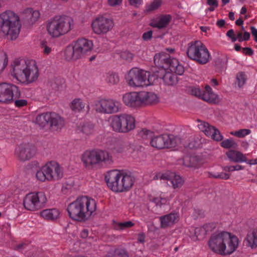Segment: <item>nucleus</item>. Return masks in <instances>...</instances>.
Here are the masks:
<instances>
[{"label": "nucleus", "mask_w": 257, "mask_h": 257, "mask_svg": "<svg viewBox=\"0 0 257 257\" xmlns=\"http://www.w3.org/2000/svg\"><path fill=\"white\" fill-rule=\"evenodd\" d=\"M10 73L19 83L25 85L36 82L40 75L37 63L33 59H16L11 63Z\"/></svg>", "instance_id": "1"}, {"label": "nucleus", "mask_w": 257, "mask_h": 257, "mask_svg": "<svg viewBox=\"0 0 257 257\" xmlns=\"http://www.w3.org/2000/svg\"><path fill=\"white\" fill-rule=\"evenodd\" d=\"M96 202L92 198L82 195L69 204L67 211L73 220L84 222L93 216L96 210Z\"/></svg>", "instance_id": "2"}, {"label": "nucleus", "mask_w": 257, "mask_h": 257, "mask_svg": "<svg viewBox=\"0 0 257 257\" xmlns=\"http://www.w3.org/2000/svg\"><path fill=\"white\" fill-rule=\"evenodd\" d=\"M238 238L234 234L225 231L213 233L208 242L210 248L221 255H230L238 247Z\"/></svg>", "instance_id": "3"}, {"label": "nucleus", "mask_w": 257, "mask_h": 257, "mask_svg": "<svg viewBox=\"0 0 257 257\" xmlns=\"http://www.w3.org/2000/svg\"><path fill=\"white\" fill-rule=\"evenodd\" d=\"M105 180L108 187L115 192L128 191L134 185L135 178L130 173L117 170L107 172Z\"/></svg>", "instance_id": "4"}, {"label": "nucleus", "mask_w": 257, "mask_h": 257, "mask_svg": "<svg viewBox=\"0 0 257 257\" xmlns=\"http://www.w3.org/2000/svg\"><path fill=\"white\" fill-rule=\"evenodd\" d=\"M122 101L128 107L137 108L156 104L159 101V98L156 94L152 92L133 91L123 94Z\"/></svg>", "instance_id": "5"}, {"label": "nucleus", "mask_w": 257, "mask_h": 257, "mask_svg": "<svg viewBox=\"0 0 257 257\" xmlns=\"http://www.w3.org/2000/svg\"><path fill=\"white\" fill-rule=\"evenodd\" d=\"M127 85L133 88H142L153 85L157 76L150 71L138 68L131 69L125 76Z\"/></svg>", "instance_id": "6"}, {"label": "nucleus", "mask_w": 257, "mask_h": 257, "mask_svg": "<svg viewBox=\"0 0 257 257\" xmlns=\"http://www.w3.org/2000/svg\"><path fill=\"white\" fill-rule=\"evenodd\" d=\"M73 19L68 16H55L46 22L48 34L53 38H58L70 32L73 28Z\"/></svg>", "instance_id": "7"}, {"label": "nucleus", "mask_w": 257, "mask_h": 257, "mask_svg": "<svg viewBox=\"0 0 257 257\" xmlns=\"http://www.w3.org/2000/svg\"><path fill=\"white\" fill-rule=\"evenodd\" d=\"M1 29L3 34L11 40H16L20 33L21 25L17 15L7 11L0 15Z\"/></svg>", "instance_id": "8"}, {"label": "nucleus", "mask_w": 257, "mask_h": 257, "mask_svg": "<svg viewBox=\"0 0 257 257\" xmlns=\"http://www.w3.org/2000/svg\"><path fill=\"white\" fill-rule=\"evenodd\" d=\"M81 160L84 167L88 169H92L101 163L110 164L113 162L110 154L101 150H87L82 154Z\"/></svg>", "instance_id": "9"}, {"label": "nucleus", "mask_w": 257, "mask_h": 257, "mask_svg": "<svg viewBox=\"0 0 257 257\" xmlns=\"http://www.w3.org/2000/svg\"><path fill=\"white\" fill-rule=\"evenodd\" d=\"M93 47V43L91 40L79 39L66 47L64 52L65 59L70 61L81 58L90 52Z\"/></svg>", "instance_id": "10"}, {"label": "nucleus", "mask_w": 257, "mask_h": 257, "mask_svg": "<svg viewBox=\"0 0 257 257\" xmlns=\"http://www.w3.org/2000/svg\"><path fill=\"white\" fill-rule=\"evenodd\" d=\"M63 175L62 167L55 161H50L37 171L36 177L41 182L58 180Z\"/></svg>", "instance_id": "11"}, {"label": "nucleus", "mask_w": 257, "mask_h": 257, "mask_svg": "<svg viewBox=\"0 0 257 257\" xmlns=\"http://www.w3.org/2000/svg\"><path fill=\"white\" fill-rule=\"evenodd\" d=\"M135 118L126 113L113 115L110 117V126L117 133H127L135 128Z\"/></svg>", "instance_id": "12"}, {"label": "nucleus", "mask_w": 257, "mask_h": 257, "mask_svg": "<svg viewBox=\"0 0 257 257\" xmlns=\"http://www.w3.org/2000/svg\"><path fill=\"white\" fill-rule=\"evenodd\" d=\"M187 54L191 59L200 64L207 63L210 58L209 51L200 41H193L188 44Z\"/></svg>", "instance_id": "13"}, {"label": "nucleus", "mask_w": 257, "mask_h": 257, "mask_svg": "<svg viewBox=\"0 0 257 257\" xmlns=\"http://www.w3.org/2000/svg\"><path fill=\"white\" fill-rule=\"evenodd\" d=\"M47 202V198L43 191H34L27 193L23 198V204L25 209L36 211L44 208Z\"/></svg>", "instance_id": "14"}, {"label": "nucleus", "mask_w": 257, "mask_h": 257, "mask_svg": "<svg viewBox=\"0 0 257 257\" xmlns=\"http://www.w3.org/2000/svg\"><path fill=\"white\" fill-rule=\"evenodd\" d=\"M92 106L97 113L103 114L116 113L121 109L120 103L111 98H101L95 100Z\"/></svg>", "instance_id": "15"}, {"label": "nucleus", "mask_w": 257, "mask_h": 257, "mask_svg": "<svg viewBox=\"0 0 257 257\" xmlns=\"http://www.w3.org/2000/svg\"><path fill=\"white\" fill-rule=\"evenodd\" d=\"M21 92L16 85L7 82H0V103L9 104L19 97Z\"/></svg>", "instance_id": "16"}, {"label": "nucleus", "mask_w": 257, "mask_h": 257, "mask_svg": "<svg viewBox=\"0 0 257 257\" xmlns=\"http://www.w3.org/2000/svg\"><path fill=\"white\" fill-rule=\"evenodd\" d=\"M114 26L112 19L103 16H98L91 23L93 32L98 35H103L111 30Z\"/></svg>", "instance_id": "17"}, {"label": "nucleus", "mask_w": 257, "mask_h": 257, "mask_svg": "<svg viewBox=\"0 0 257 257\" xmlns=\"http://www.w3.org/2000/svg\"><path fill=\"white\" fill-rule=\"evenodd\" d=\"M34 146L29 143H22L18 145L15 150L14 155L20 161L25 162L32 158L36 154Z\"/></svg>", "instance_id": "18"}, {"label": "nucleus", "mask_w": 257, "mask_h": 257, "mask_svg": "<svg viewBox=\"0 0 257 257\" xmlns=\"http://www.w3.org/2000/svg\"><path fill=\"white\" fill-rule=\"evenodd\" d=\"M154 179L170 181L174 189L181 188L184 183V180L182 177L175 173L170 172L158 173L154 177Z\"/></svg>", "instance_id": "19"}, {"label": "nucleus", "mask_w": 257, "mask_h": 257, "mask_svg": "<svg viewBox=\"0 0 257 257\" xmlns=\"http://www.w3.org/2000/svg\"><path fill=\"white\" fill-rule=\"evenodd\" d=\"M198 126L199 129L203 132L205 135L211 137L214 141H221L223 138L218 130L210 125L207 122L201 121Z\"/></svg>", "instance_id": "20"}, {"label": "nucleus", "mask_w": 257, "mask_h": 257, "mask_svg": "<svg viewBox=\"0 0 257 257\" xmlns=\"http://www.w3.org/2000/svg\"><path fill=\"white\" fill-rule=\"evenodd\" d=\"M170 15H161L150 20L149 25L153 28L162 29L167 27L171 20Z\"/></svg>", "instance_id": "21"}, {"label": "nucleus", "mask_w": 257, "mask_h": 257, "mask_svg": "<svg viewBox=\"0 0 257 257\" xmlns=\"http://www.w3.org/2000/svg\"><path fill=\"white\" fill-rule=\"evenodd\" d=\"M179 219V215L177 213H170L159 217L160 227L166 228L177 223Z\"/></svg>", "instance_id": "22"}, {"label": "nucleus", "mask_w": 257, "mask_h": 257, "mask_svg": "<svg viewBox=\"0 0 257 257\" xmlns=\"http://www.w3.org/2000/svg\"><path fill=\"white\" fill-rule=\"evenodd\" d=\"M201 99L214 104L218 103L220 101L219 96L213 92L211 88L208 85H206L205 90H203Z\"/></svg>", "instance_id": "23"}, {"label": "nucleus", "mask_w": 257, "mask_h": 257, "mask_svg": "<svg viewBox=\"0 0 257 257\" xmlns=\"http://www.w3.org/2000/svg\"><path fill=\"white\" fill-rule=\"evenodd\" d=\"M169 139V136L167 134L154 137L151 140V144L154 148L159 149L168 148Z\"/></svg>", "instance_id": "24"}, {"label": "nucleus", "mask_w": 257, "mask_h": 257, "mask_svg": "<svg viewBox=\"0 0 257 257\" xmlns=\"http://www.w3.org/2000/svg\"><path fill=\"white\" fill-rule=\"evenodd\" d=\"M244 243L252 249L257 247V228H251L248 231Z\"/></svg>", "instance_id": "25"}, {"label": "nucleus", "mask_w": 257, "mask_h": 257, "mask_svg": "<svg viewBox=\"0 0 257 257\" xmlns=\"http://www.w3.org/2000/svg\"><path fill=\"white\" fill-rule=\"evenodd\" d=\"M104 257H128L127 252L123 249L106 246Z\"/></svg>", "instance_id": "26"}, {"label": "nucleus", "mask_w": 257, "mask_h": 257, "mask_svg": "<svg viewBox=\"0 0 257 257\" xmlns=\"http://www.w3.org/2000/svg\"><path fill=\"white\" fill-rule=\"evenodd\" d=\"M170 57L164 53L156 54L154 58L155 65L158 67L163 68L162 71H165V69L168 68L169 61Z\"/></svg>", "instance_id": "27"}, {"label": "nucleus", "mask_w": 257, "mask_h": 257, "mask_svg": "<svg viewBox=\"0 0 257 257\" xmlns=\"http://www.w3.org/2000/svg\"><path fill=\"white\" fill-rule=\"evenodd\" d=\"M60 211L57 208L46 209L40 212V216L47 220H55L59 218Z\"/></svg>", "instance_id": "28"}, {"label": "nucleus", "mask_w": 257, "mask_h": 257, "mask_svg": "<svg viewBox=\"0 0 257 257\" xmlns=\"http://www.w3.org/2000/svg\"><path fill=\"white\" fill-rule=\"evenodd\" d=\"M169 70L177 75H181L184 72L183 66L180 64L178 60L176 58H170L168 68Z\"/></svg>", "instance_id": "29"}, {"label": "nucleus", "mask_w": 257, "mask_h": 257, "mask_svg": "<svg viewBox=\"0 0 257 257\" xmlns=\"http://www.w3.org/2000/svg\"><path fill=\"white\" fill-rule=\"evenodd\" d=\"M226 156L231 161L235 163L246 162L245 156L237 151L229 150L226 153Z\"/></svg>", "instance_id": "30"}, {"label": "nucleus", "mask_w": 257, "mask_h": 257, "mask_svg": "<svg viewBox=\"0 0 257 257\" xmlns=\"http://www.w3.org/2000/svg\"><path fill=\"white\" fill-rule=\"evenodd\" d=\"M51 126H54L56 130L61 128L64 125V120L57 113L51 112V118L49 122Z\"/></svg>", "instance_id": "31"}, {"label": "nucleus", "mask_w": 257, "mask_h": 257, "mask_svg": "<svg viewBox=\"0 0 257 257\" xmlns=\"http://www.w3.org/2000/svg\"><path fill=\"white\" fill-rule=\"evenodd\" d=\"M51 118V112H45L38 115L35 120V122L41 127L45 126L49 123Z\"/></svg>", "instance_id": "32"}, {"label": "nucleus", "mask_w": 257, "mask_h": 257, "mask_svg": "<svg viewBox=\"0 0 257 257\" xmlns=\"http://www.w3.org/2000/svg\"><path fill=\"white\" fill-rule=\"evenodd\" d=\"M169 136V141H168V148L175 147L182 144L184 146H187V144L180 136H174L173 135Z\"/></svg>", "instance_id": "33"}, {"label": "nucleus", "mask_w": 257, "mask_h": 257, "mask_svg": "<svg viewBox=\"0 0 257 257\" xmlns=\"http://www.w3.org/2000/svg\"><path fill=\"white\" fill-rule=\"evenodd\" d=\"M162 4V0H153L145 6L144 12L146 14L152 13L159 9Z\"/></svg>", "instance_id": "34"}, {"label": "nucleus", "mask_w": 257, "mask_h": 257, "mask_svg": "<svg viewBox=\"0 0 257 257\" xmlns=\"http://www.w3.org/2000/svg\"><path fill=\"white\" fill-rule=\"evenodd\" d=\"M174 72L170 71H166L162 79L165 83L168 85H173L175 84L177 82V77L175 75Z\"/></svg>", "instance_id": "35"}, {"label": "nucleus", "mask_w": 257, "mask_h": 257, "mask_svg": "<svg viewBox=\"0 0 257 257\" xmlns=\"http://www.w3.org/2000/svg\"><path fill=\"white\" fill-rule=\"evenodd\" d=\"M135 224L132 221L119 222L113 221L112 222V227L117 230H122L133 227Z\"/></svg>", "instance_id": "36"}, {"label": "nucleus", "mask_w": 257, "mask_h": 257, "mask_svg": "<svg viewBox=\"0 0 257 257\" xmlns=\"http://www.w3.org/2000/svg\"><path fill=\"white\" fill-rule=\"evenodd\" d=\"M85 106V103L80 98H75L70 103L71 109L75 112H80Z\"/></svg>", "instance_id": "37"}, {"label": "nucleus", "mask_w": 257, "mask_h": 257, "mask_svg": "<svg viewBox=\"0 0 257 257\" xmlns=\"http://www.w3.org/2000/svg\"><path fill=\"white\" fill-rule=\"evenodd\" d=\"M79 132L82 134L84 138L93 135L94 133V126L92 124L87 123L83 125L79 129Z\"/></svg>", "instance_id": "38"}, {"label": "nucleus", "mask_w": 257, "mask_h": 257, "mask_svg": "<svg viewBox=\"0 0 257 257\" xmlns=\"http://www.w3.org/2000/svg\"><path fill=\"white\" fill-rule=\"evenodd\" d=\"M183 165L186 167L193 168H197L199 166V163L195 157H185L184 159Z\"/></svg>", "instance_id": "39"}, {"label": "nucleus", "mask_w": 257, "mask_h": 257, "mask_svg": "<svg viewBox=\"0 0 257 257\" xmlns=\"http://www.w3.org/2000/svg\"><path fill=\"white\" fill-rule=\"evenodd\" d=\"M8 64V57L6 53L0 51V74L4 71Z\"/></svg>", "instance_id": "40"}, {"label": "nucleus", "mask_w": 257, "mask_h": 257, "mask_svg": "<svg viewBox=\"0 0 257 257\" xmlns=\"http://www.w3.org/2000/svg\"><path fill=\"white\" fill-rule=\"evenodd\" d=\"M105 81L109 85H115L119 81V76L114 73H108L105 76Z\"/></svg>", "instance_id": "41"}, {"label": "nucleus", "mask_w": 257, "mask_h": 257, "mask_svg": "<svg viewBox=\"0 0 257 257\" xmlns=\"http://www.w3.org/2000/svg\"><path fill=\"white\" fill-rule=\"evenodd\" d=\"M246 79L247 77L246 74L243 72H239L237 73L236 76L235 84L237 85L238 87L241 88L246 83Z\"/></svg>", "instance_id": "42"}, {"label": "nucleus", "mask_w": 257, "mask_h": 257, "mask_svg": "<svg viewBox=\"0 0 257 257\" xmlns=\"http://www.w3.org/2000/svg\"><path fill=\"white\" fill-rule=\"evenodd\" d=\"M151 201L155 203L157 206L161 207L163 205L166 204L168 200L164 196L160 195L158 197H154L151 199Z\"/></svg>", "instance_id": "43"}, {"label": "nucleus", "mask_w": 257, "mask_h": 257, "mask_svg": "<svg viewBox=\"0 0 257 257\" xmlns=\"http://www.w3.org/2000/svg\"><path fill=\"white\" fill-rule=\"evenodd\" d=\"M40 48L42 53L45 55H49L52 51L50 45L45 41H42L40 42Z\"/></svg>", "instance_id": "44"}, {"label": "nucleus", "mask_w": 257, "mask_h": 257, "mask_svg": "<svg viewBox=\"0 0 257 257\" xmlns=\"http://www.w3.org/2000/svg\"><path fill=\"white\" fill-rule=\"evenodd\" d=\"M251 133V131L249 129L244 128L240 129L237 131L231 132V134L236 137L242 138L244 137L249 135Z\"/></svg>", "instance_id": "45"}, {"label": "nucleus", "mask_w": 257, "mask_h": 257, "mask_svg": "<svg viewBox=\"0 0 257 257\" xmlns=\"http://www.w3.org/2000/svg\"><path fill=\"white\" fill-rule=\"evenodd\" d=\"M209 176L210 177H212L216 179H221L224 180H227L229 178L230 175L229 174L224 173H213V172H209Z\"/></svg>", "instance_id": "46"}, {"label": "nucleus", "mask_w": 257, "mask_h": 257, "mask_svg": "<svg viewBox=\"0 0 257 257\" xmlns=\"http://www.w3.org/2000/svg\"><path fill=\"white\" fill-rule=\"evenodd\" d=\"M209 176L210 177H212L216 179H221L224 180H227L229 178L230 175L229 174L224 173H213V172H209Z\"/></svg>", "instance_id": "47"}, {"label": "nucleus", "mask_w": 257, "mask_h": 257, "mask_svg": "<svg viewBox=\"0 0 257 257\" xmlns=\"http://www.w3.org/2000/svg\"><path fill=\"white\" fill-rule=\"evenodd\" d=\"M26 14L31 15L30 19L32 22L37 21L40 17V14L38 11H33L32 9H28L25 11Z\"/></svg>", "instance_id": "48"}, {"label": "nucleus", "mask_w": 257, "mask_h": 257, "mask_svg": "<svg viewBox=\"0 0 257 257\" xmlns=\"http://www.w3.org/2000/svg\"><path fill=\"white\" fill-rule=\"evenodd\" d=\"M215 227V225L213 223H206L202 226L198 227L197 229V231L202 229L203 232L206 234L207 232L211 231Z\"/></svg>", "instance_id": "49"}, {"label": "nucleus", "mask_w": 257, "mask_h": 257, "mask_svg": "<svg viewBox=\"0 0 257 257\" xmlns=\"http://www.w3.org/2000/svg\"><path fill=\"white\" fill-rule=\"evenodd\" d=\"M235 145V143L231 139H226L223 141L221 143V146L226 149L234 148Z\"/></svg>", "instance_id": "50"}, {"label": "nucleus", "mask_w": 257, "mask_h": 257, "mask_svg": "<svg viewBox=\"0 0 257 257\" xmlns=\"http://www.w3.org/2000/svg\"><path fill=\"white\" fill-rule=\"evenodd\" d=\"M134 56V54L128 51H124L120 54V57L128 62H131L133 59Z\"/></svg>", "instance_id": "51"}, {"label": "nucleus", "mask_w": 257, "mask_h": 257, "mask_svg": "<svg viewBox=\"0 0 257 257\" xmlns=\"http://www.w3.org/2000/svg\"><path fill=\"white\" fill-rule=\"evenodd\" d=\"M127 146L123 144H117L114 148V151L117 153H122L125 152Z\"/></svg>", "instance_id": "52"}, {"label": "nucleus", "mask_w": 257, "mask_h": 257, "mask_svg": "<svg viewBox=\"0 0 257 257\" xmlns=\"http://www.w3.org/2000/svg\"><path fill=\"white\" fill-rule=\"evenodd\" d=\"M202 91L203 90H201L199 87H193L191 89L192 94L200 98H201Z\"/></svg>", "instance_id": "53"}, {"label": "nucleus", "mask_w": 257, "mask_h": 257, "mask_svg": "<svg viewBox=\"0 0 257 257\" xmlns=\"http://www.w3.org/2000/svg\"><path fill=\"white\" fill-rule=\"evenodd\" d=\"M28 248L29 245L28 244L26 243H20L17 244L15 246L16 249L21 251H22L23 250L25 249H28Z\"/></svg>", "instance_id": "54"}, {"label": "nucleus", "mask_w": 257, "mask_h": 257, "mask_svg": "<svg viewBox=\"0 0 257 257\" xmlns=\"http://www.w3.org/2000/svg\"><path fill=\"white\" fill-rule=\"evenodd\" d=\"M153 36V31H149L143 34L142 38L144 41H148L152 39Z\"/></svg>", "instance_id": "55"}, {"label": "nucleus", "mask_w": 257, "mask_h": 257, "mask_svg": "<svg viewBox=\"0 0 257 257\" xmlns=\"http://www.w3.org/2000/svg\"><path fill=\"white\" fill-rule=\"evenodd\" d=\"M130 5L135 7H139L143 3V0H128Z\"/></svg>", "instance_id": "56"}, {"label": "nucleus", "mask_w": 257, "mask_h": 257, "mask_svg": "<svg viewBox=\"0 0 257 257\" xmlns=\"http://www.w3.org/2000/svg\"><path fill=\"white\" fill-rule=\"evenodd\" d=\"M27 104V100L25 99H19V100H16L15 101V104L16 106L17 107H22L26 105Z\"/></svg>", "instance_id": "57"}, {"label": "nucleus", "mask_w": 257, "mask_h": 257, "mask_svg": "<svg viewBox=\"0 0 257 257\" xmlns=\"http://www.w3.org/2000/svg\"><path fill=\"white\" fill-rule=\"evenodd\" d=\"M122 0H107V3L109 6L114 7L118 6L121 4Z\"/></svg>", "instance_id": "58"}, {"label": "nucleus", "mask_w": 257, "mask_h": 257, "mask_svg": "<svg viewBox=\"0 0 257 257\" xmlns=\"http://www.w3.org/2000/svg\"><path fill=\"white\" fill-rule=\"evenodd\" d=\"M226 35L231 38L232 42H234L237 40L236 37L235 36L234 31L232 29H230L227 31Z\"/></svg>", "instance_id": "59"}, {"label": "nucleus", "mask_w": 257, "mask_h": 257, "mask_svg": "<svg viewBox=\"0 0 257 257\" xmlns=\"http://www.w3.org/2000/svg\"><path fill=\"white\" fill-rule=\"evenodd\" d=\"M146 235L144 232L140 233L138 234V241L141 243H144L145 241Z\"/></svg>", "instance_id": "60"}, {"label": "nucleus", "mask_w": 257, "mask_h": 257, "mask_svg": "<svg viewBox=\"0 0 257 257\" xmlns=\"http://www.w3.org/2000/svg\"><path fill=\"white\" fill-rule=\"evenodd\" d=\"M242 52L243 54L249 56H251L253 54V50L248 47L242 48Z\"/></svg>", "instance_id": "61"}, {"label": "nucleus", "mask_w": 257, "mask_h": 257, "mask_svg": "<svg viewBox=\"0 0 257 257\" xmlns=\"http://www.w3.org/2000/svg\"><path fill=\"white\" fill-rule=\"evenodd\" d=\"M198 228V227H196L194 229V233L196 239H197L199 236L201 237V236H204L205 234V232H203L202 229L197 231V229Z\"/></svg>", "instance_id": "62"}, {"label": "nucleus", "mask_w": 257, "mask_h": 257, "mask_svg": "<svg viewBox=\"0 0 257 257\" xmlns=\"http://www.w3.org/2000/svg\"><path fill=\"white\" fill-rule=\"evenodd\" d=\"M207 4L209 6H214L215 7H218L217 0H206Z\"/></svg>", "instance_id": "63"}, {"label": "nucleus", "mask_w": 257, "mask_h": 257, "mask_svg": "<svg viewBox=\"0 0 257 257\" xmlns=\"http://www.w3.org/2000/svg\"><path fill=\"white\" fill-rule=\"evenodd\" d=\"M88 230L86 229L82 230L80 233V236L83 238H85L88 236Z\"/></svg>", "instance_id": "64"}]
</instances>
